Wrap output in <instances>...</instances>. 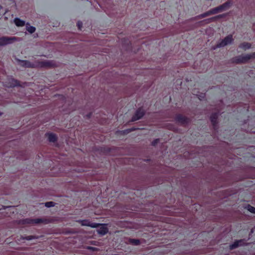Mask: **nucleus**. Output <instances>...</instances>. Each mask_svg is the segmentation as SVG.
Returning a JSON list of instances; mask_svg holds the SVG:
<instances>
[{
	"label": "nucleus",
	"instance_id": "18",
	"mask_svg": "<svg viewBox=\"0 0 255 255\" xmlns=\"http://www.w3.org/2000/svg\"><path fill=\"white\" fill-rule=\"evenodd\" d=\"M38 236H26L24 237L23 236H20V239H18V241H20L21 240H31L32 239H38Z\"/></svg>",
	"mask_w": 255,
	"mask_h": 255
},
{
	"label": "nucleus",
	"instance_id": "27",
	"mask_svg": "<svg viewBox=\"0 0 255 255\" xmlns=\"http://www.w3.org/2000/svg\"><path fill=\"white\" fill-rule=\"evenodd\" d=\"M131 131V129H128L122 130V131H117V132L120 133L121 134H125L128 133L129 132H130Z\"/></svg>",
	"mask_w": 255,
	"mask_h": 255
},
{
	"label": "nucleus",
	"instance_id": "1",
	"mask_svg": "<svg viewBox=\"0 0 255 255\" xmlns=\"http://www.w3.org/2000/svg\"><path fill=\"white\" fill-rule=\"evenodd\" d=\"M255 58V52H254L245 55L242 54L233 57L231 59V62L236 64H246L248 63L250 60L254 59Z\"/></svg>",
	"mask_w": 255,
	"mask_h": 255
},
{
	"label": "nucleus",
	"instance_id": "21",
	"mask_svg": "<svg viewBox=\"0 0 255 255\" xmlns=\"http://www.w3.org/2000/svg\"><path fill=\"white\" fill-rule=\"evenodd\" d=\"M128 242L129 244L135 246L139 245L140 243L139 240L134 239H129Z\"/></svg>",
	"mask_w": 255,
	"mask_h": 255
},
{
	"label": "nucleus",
	"instance_id": "28",
	"mask_svg": "<svg viewBox=\"0 0 255 255\" xmlns=\"http://www.w3.org/2000/svg\"><path fill=\"white\" fill-rule=\"evenodd\" d=\"M159 141V139L157 138L152 141L151 142V145L152 146H155Z\"/></svg>",
	"mask_w": 255,
	"mask_h": 255
},
{
	"label": "nucleus",
	"instance_id": "11",
	"mask_svg": "<svg viewBox=\"0 0 255 255\" xmlns=\"http://www.w3.org/2000/svg\"><path fill=\"white\" fill-rule=\"evenodd\" d=\"M100 226L101 227L97 230L98 233L101 235L104 236L106 235L108 232V228L107 227V224H100Z\"/></svg>",
	"mask_w": 255,
	"mask_h": 255
},
{
	"label": "nucleus",
	"instance_id": "7",
	"mask_svg": "<svg viewBox=\"0 0 255 255\" xmlns=\"http://www.w3.org/2000/svg\"><path fill=\"white\" fill-rule=\"evenodd\" d=\"M41 67L54 68L57 66V63L54 60H45L39 63Z\"/></svg>",
	"mask_w": 255,
	"mask_h": 255
},
{
	"label": "nucleus",
	"instance_id": "2",
	"mask_svg": "<svg viewBox=\"0 0 255 255\" xmlns=\"http://www.w3.org/2000/svg\"><path fill=\"white\" fill-rule=\"evenodd\" d=\"M233 36L231 34L228 35L222 39L220 42H218L215 46L212 47V49L215 50L217 48L224 47L229 44H231L233 41Z\"/></svg>",
	"mask_w": 255,
	"mask_h": 255
},
{
	"label": "nucleus",
	"instance_id": "5",
	"mask_svg": "<svg viewBox=\"0 0 255 255\" xmlns=\"http://www.w3.org/2000/svg\"><path fill=\"white\" fill-rule=\"evenodd\" d=\"M175 120L179 124L183 126L187 125L190 122V120L188 118L181 114L177 115L175 117Z\"/></svg>",
	"mask_w": 255,
	"mask_h": 255
},
{
	"label": "nucleus",
	"instance_id": "32",
	"mask_svg": "<svg viewBox=\"0 0 255 255\" xmlns=\"http://www.w3.org/2000/svg\"><path fill=\"white\" fill-rule=\"evenodd\" d=\"M96 241H92L91 242V244L92 245H97V244H96Z\"/></svg>",
	"mask_w": 255,
	"mask_h": 255
},
{
	"label": "nucleus",
	"instance_id": "23",
	"mask_svg": "<svg viewBox=\"0 0 255 255\" xmlns=\"http://www.w3.org/2000/svg\"><path fill=\"white\" fill-rule=\"evenodd\" d=\"M26 29L30 33H34L36 30L35 27L30 26L28 23L26 24Z\"/></svg>",
	"mask_w": 255,
	"mask_h": 255
},
{
	"label": "nucleus",
	"instance_id": "30",
	"mask_svg": "<svg viewBox=\"0 0 255 255\" xmlns=\"http://www.w3.org/2000/svg\"><path fill=\"white\" fill-rule=\"evenodd\" d=\"M199 98L200 100H201L202 99H204L205 97V94H201L199 96Z\"/></svg>",
	"mask_w": 255,
	"mask_h": 255
},
{
	"label": "nucleus",
	"instance_id": "15",
	"mask_svg": "<svg viewBox=\"0 0 255 255\" xmlns=\"http://www.w3.org/2000/svg\"><path fill=\"white\" fill-rule=\"evenodd\" d=\"M8 87H14L16 86H20L19 82L13 78H10L8 79Z\"/></svg>",
	"mask_w": 255,
	"mask_h": 255
},
{
	"label": "nucleus",
	"instance_id": "9",
	"mask_svg": "<svg viewBox=\"0 0 255 255\" xmlns=\"http://www.w3.org/2000/svg\"><path fill=\"white\" fill-rule=\"evenodd\" d=\"M226 15H227V14H225V13L219 14V15H216L214 17L206 19L202 21L201 22H204L205 23L208 24V23H210L212 22L216 21L219 19L225 17L226 16Z\"/></svg>",
	"mask_w": 255,
	"mask_h": 255
},
{
	"label": "nucleus",
	"instance_id": "14",
	"mask_svg": "<svg viewBox=\"0 0 255 255\" xmlns=\"http://www.w3.org/2000/svg\"><path fill=\"white\" fill-rule=\"evenodd\" d=\"M244 240H237L234 243L229 246V249L231 250L235 249L239 247L240 246L242 245V243H243Z\"/></svg>",
	"mask_w": 255,
	"mask_h": 255
},
{
	"label": "nucleus",
	"instance_id": "34",
	"mask_svg": "<svg viewBox=\"0 0 255 255\" xmlns=\"http://www.w3.org/2000/svg\"><path fill=\"white\" fill-rule=\"evenodd\" d=\"M2 8V6L0 5V10Z\"/></svg>",
	"mask_w": 255,
	"mask_h": 255
},
{
	"label": "nucleus",
	"instance_id": "17",
	"mask_svg": "<svg viewBox=\"0 0 255 255\" xmlns=\"http://www.w3.org/2000/svg\"><path fill=\"white\" fill-rule=\"evenodd\" d=\"M218 114L217 113H213L211 115L210 117V120L212 122V125L215 127L217 124V120L218 118Z\"/></svg>",
	"mask_w": 255,
	"mask_h": 255
},
{
	"label": "nucleus",
	"instance_id": "8",
	"mask_svg": "<svg viewBox=\"0 0 255 255\" xmlns=\"http://www.w3.org/2000/svg\"><path fill=\"white\" fill-rule=\"evenodd\" d=\"M77 222L80 223L83 226H88L93 228H97L100 227V225H101L99 223H91L89 220H80Z\"/></svg>",
	"mask_w": 255,
	"mask_h": 255
},
{
	"label": "nucleus",
	"instance_id": "31",
	"mask_svg": "<svg viewBox=\"0 0 255 255\" xmlns=\"http://www.w3.org/2000/svg\"><path fill=\"white\" fill-rule=\"evenodd\" d=\"M91 113L86 115V116L88 118H90L91 117Z\"/></svg>",
	"mask_w": 255,
	"mask_h": 255
},
{
	"label": "nucleus",
	"instance_id": "26",
	"mask_svg": "<svg viewBox=\"0 0 255 255\" xmlns=\"http://www.w3.org/2000/svg\"><path fill=\"white\" fill-rule=\"evenodd\" d=\"M247 209L251 213L255 214V207H254L250 205H248V206L247 207Z\"/></svg>",
	"mask_w": 255,
	"mask_h": 255
},
{
	"label": "nucleus",
	"instance_id": "4",
	"mask_svg": "<svg viewBox=\"0 0 255 255\" xmlns=\"http://www.w3.org/2000/svg\"><path fill=\"white\" fill-rule=\"evenodd\" d=\"M145 114V111L142 108L137 109L131 118L130 122H133L141 119Z\"/></svg>",
	"mask_w": 255,
	"mask_h": 255
},
{
	"label": "nucleus",
	"instance_id": "33",
	"mask_svg": "<svg viewBox=\"0 0 255 255\" xmlns=\"http://www.w3.org/2000/svg\"><path fill=\"white\" fill-rule=\"evenodd\" d=\"M129 129H131V131H132L134 130L135 129V128H130Z\"/></svg>",
	"mask_w": 255,
	"mask_h": 255
},
{
	"label": "nucleus",
	"instance_id": "22",
	"mask_svg": "<svg viewBox=\"0 0 255 255\" xmlns=\"http://www.w3.org/2000/svg\"><path fill=\"white\" fill-rule=\"evenodd\" d=\"M32 222H33L32 219L27 218V219L20 220L19 221V223H21L22 224H32L33 225Z\"/></svg>",
	"mask_w": 255,
	"mask_h": 255
},
{
	"label": "nucleus",
	"instance_id": "12",
	"mask_svg": "<svg viewBox=\"0 0 255 255\" xmlns=\"http://www.w3.org/2000/svg\"><path fill=\"white\" fill-rule=\"evenodd\" d=\"M212 14H214L213 11L212 10V9H210V10L206 11L202 14H201L200 15H198L194 17H193L191 19L192 20H197L198 19L203 18L204 17L210 16Z\"/></svg>",
	"mask_w": 255,
	"mask_h": 255
},
{
	"label": "nucleus",
	"instance_id": "6",
	"mask_svg": "<svg viewBox=\"0 0 255 255\" xmlns=\"http://www.w3.org/2000/svg\"><path fill=\"white\" fill-rule=\"evenodd\" d=\"M230 5V2L227 1L222 5H220L216 7L212 8L214 14L218 13V12H222L227 9Z\"/></svg>",
	"mask_w": 255,
	"mask_h": 255
},
{
	"label": "nucleus",
	"instance_id": "19",
	"mask_svg": "<svg viewBox=\"0 0 255 255\" xmlns=\"http://www.w3.org/2000/svg\"><path fill=\"white\" fill-rule=\"evenodd\" d=\"M14 21L15 25L17 26H23L25 25V21L18 18H15Z\"/></svg>",
	"mask_w": 255,
	"mask_h": 255
},
{
	"label": "nucleus",
	"instance_id": "20",
	"mask_svg": "<svg viewBox=\"0 0 255 255\" xmlns=\"http://www.w3.org/2000/svg\"><path fill=\"white\" fill-rule=\"evenodd\" d=\"M48 139L50 142H54L57 141V138L56 134L51 133L48 134Z\"/></svg>",
	"mask_w": 255,
	"mask_h": 255
},
{
	"label": "nucleus",
	"instance_id": "29",
	"mask_svg": "<svg viewBox=\"0 0 255 255\" xmlns=\"http://www.w3.org/2000/svg\"><path fill=\"white\" fill-rule=\"evenodd\" d=\"M82 25H83V24L81 21H78L77 26L79 29H81V27H82Z\"/></svg>",
	"mask_w": 255,
	"mask_h": 255
},
{
	"label": "nucleus",
	"instance_id": "3",
	"mask_svg": "<svg viewBox=\"0 0 255 255\" xmlns=\"http://www.w3.org/2000/svg\"><path fill=\"white\" fill-rule=\"evenodd\" d=\"M16 37L2 36L0 37V46H3L11 44L17 40Z\"/></svg>",
	"mask_w": 255,
	"mask_h": 255
},
{
	"label": "nucleus",
	"instance_id": "25",
	"mask_svg": "<svg viewBox=\"0 0 255 255\" xmlns=\"http://www.w3.org/2000/svg\"><path fill=\"white\" fill-rule=\"evenodd\" d=\"M85 249L91 251L92 252H97L99 251V249L98 248L91 246H87L86 247H85Z\"/></svg>",
	"mask_w": 255,
	"mask_h": 255
},
{
	"label": "nucleus",
	"instance_id": "13",
	"mask_svg": "<svg viewBox=\"0 0 255 255\" xmlns=\"http://www.w3.org/2000/svg\"><path fill=\"white\" fill-rule=\"evenodd\" d=\"M32 221H33L32 222L33 225V224H38L40 223H43V224H46L50 223L51 222V220L46 219L37 218V219H32Z\"/></svg>",
	"mask_w": 255,
	"mask_h": 255
},
{
	"label": "nucleus",
	"instance_id": "10",
	"mask_svg": "<svg viewBox=\"0 0 255 255\" xmlns=\"http://www.w3.org/2000/svg\"><path fill=\"white\" fill-rule=\"evenodd\" d=\"M17 61L18 62L20 66L27 68H34V64L31 63L30 61L28 60H21L19 59H17Z\"/></svg>",
	"mask_w": 255,
	"mask_h": 255
},
{
	"label": "nucleus",
	"instance_id": "16",
	"mask_svg": "<svg viewBox=\"0 0 255 255\" xmlns=\"http://www.w3.org/2000/svg\"><path fill=\"white\" fill-rule=\"evenodd\" d=\"M252 44L250 43L244 42L241 43L239 47L244 50H246L247 49H249L251 48Z\"/></svg>",
	"mask_w": 255,
	"mask_h": 255
},
{
	"label": "nucleus",
	"instance_id": "35",
	"mask_svg": "<svg viewBox=\"0 0 255 255\" xmlns=\"http://www.w3.org/2000/svg\"><path fill=\"white\" fill-rule=\"evenodd\" d=\"M2 115V113L0 112V116Z\"/></svg>",
	"mask_w": 255,
	"mask_h": 255
},
{
	"label": "nucleus",
	"instance_id": "24",
	"mask_svg": "<svg viewBox=\"0 0 255 255\" xmlns=\"http://www.w3.org/2000/svg\"><path fill=\"white\" fill-rule=\"evenodd\" d=\"M45 206L47 208L52 207L55 206L56 203L52 201L47 202L44 203Z\"/></svg>",
	"mask_w": 255,
	"mask_h": 255
}]
</instances>
